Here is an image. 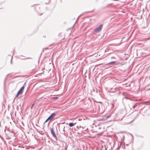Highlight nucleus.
I'll return each mask as SVG.
<instances>
[{
  "label": "nucleus",
  "mask_w": 150,
  "mask_h": 150,
  "mask_svg": "<svg viewBox=\"0 0 150 150\" xmlns=\"http://www.w3.org/2000/svg\"><path fill=\"white\" fill-rule=\"evenodd\" d=\"M121 141L120 142V146H121L122 145V144H123V141H124V139H122V138H121Z\"/></svg>",
  "instance_id": "nucleus-7"
},
{
  "label": "nucleus",
  "mask_w": 150,
  "mask_h": 150,
  "mask_svg": "<svg viewBox=\"0 0 150 150\" xmlns=\"http://www.w3.org/2000/svg\"><path fill=\"white\" fill-rule=\"evenodd\" d=\"M150 90V88L147 89L148 90Z\"/></svg>",
  "instance_id": "nucleus-27"
},
{
  "label": "nucleus",
  "mask_w": 150,
  "mask_h": 150,
  "mask_svg": "<svg viewBox=\"0 0 150 150\" xmlns=\"http://www.w3.org/2000/svg\"><path fill=\"white\" fill-rule=\"evenodd\" d=\"M103 25L102 24L100 25L98 27L96 28L94 30V32L95 33L99 32L102 30Z\"/></svg>",
  "instance_id": "nucleus-2"
},
{
  "label": "nucleus",
  "mask_w": 150,
  "mask_h": 150,
  "mask_svg": "<svg viewBox=\"0 0 150 150\" xmlns=\"http://www.w3.org/2000/svg\"><path fill=\"white\" fill-rule=\"evenodd\" d=\"M136 104H137V103H136L134 105H133V107H132L133 108V109L135 108V107L136 106Z\"/></svg>",
  "instance_id": "nucleus-13"
},
{
  "label": "nucleus",
  "mask_w": 150,
  "mask_h": 150,
  "mask_svg": "<svg viewBox=\"0 0 150 150\" xmlns=\"http://www.w3.org/2000/svg\"><path fill=\"white\" fill-rule=\"evenodd\" d=\"M126 145L127 146H128V144H126Z\"/></svg>",
  "instance_id": "nucleus-24"
},
{
  "label": "nucleus",
  "mask_w": 150,
  "mask_h": 150,
  "mask_svg": "<svg viewBox=\"0 0 150 150\" xmlns=\"http://www.w3.org/2000/svg\"><path fill=\"white\" fill-rule=\"evenodd\" d=\"M93 11H89L88 12H91Z\"/></svg>",
  "instance_id": "nucleus-26"
},
{
  "label": "nucleus",
  "mask_w": 150,
  "mask_h": 150,
  "mask_svg": "<svg viewBox=\"0 0 150 150\" xmlns=\"http://www.w3.org/2000/svg\"><path fill=\"white\" fill-rule=\"evenodd\" d=\"M125 93V94L124 95H127V93Z\"/></svg>",
  "instance_id": "nucleus-21"
},
{
  "label": "nucleus",
  "mask_w": 150,
  "mask_h": 150,
  "mask_svg": "<svg viewBox=\"0 0 150 150\" xmlns=\"http://www.w3.org/2000/svg\"><path fill=\"white\" fill-rule=\"evenodd\" d=\"M9 74H7L6 76V77L5 78V80H4V85H5V81H6V77L7 76H9Z\"/></svg>",
  "instance_id": "nucleus-10"
},
{
  "label": "nucleus",
  "mask_w": 150,
  "mask_h": 150,
  "mask_svg": "<svg viewBox=\"0 0 150 150\" xmlns=\"http://www.w3.org/2000/svg\"><path fill=\"white\" fill-rule=\"evenodd\" d=\"M124 149H125V145H124Z\"/></svg>",
  "instance_id": "nucleus-28"
},
{
  "label": "nucleus",
  "mask_w": 150,
  "mask_h": 150,
  "mask_svg": "<svg viewBox=\"0 0 150 150\" xmlns=\"http://www.w3.org/2000/svg\"><path fill=\"white\" fill-rule=\"evenodd\" d=\"M26 59H32V58L30 57H27L25 58Z\"/></svg>",
  "instance_id": "nucleus-15"
},
{
  "label": "nucleus",
  "mask_w": 150,
  "mask_h": 150,
  "mask_svg": "<svg viewBox=\"0 0 150 150\" xmlns=\"http://www.w3.org/2000/svg\"><path fill=\"white\" fill-rule=\"evenodd\" d=\"M51 133L54 138H56L57 137L56 134L54 132V129L53 128H51Z\"/></svg>",
  "instance_id": "nucleus-3"
},
{
  "label": "nucleus",
  "mask_w": 150,
  "mask_h": 150,
  "mask_svg": "<svg viewBox=\"0 0 150 150\" xmlns=\"http://www.w3.org/2000/svg\"><path fill=\"white\" fill-rule=\"evenodd\" d=\"M57 97H54V99H57Z\"/></svg>",
  "instance_id": "nucleus-20"
},
{
  "label": "nucleus",
  "mask_w": 150,
  "mask_h": 150,
  "mask_svg": "<svg viewBox=\"0 0 150 150\" xmlns=\"http://www.w3.org/2000/svg\"><path fill=\"white\" fill-rule=\"evenodd\" d=\"M125 98L126 99H129V98H128L127 97H125Z\"/></svg>",
  "instance_id": "nucleus-19"
},
{
  "label": "nucleus",
  "mask_w": 150,
  "mask_h": 150,
  "mask_svg": "<svg viewBox=\"0 0 150 150\" xmlns=\"http://www.w3.org/2000/svg\"><path fill=\"white\" fill-rule=\"evenodd\" d=\"M56 114L54 113H52L48 117L49 119H50V120H52L54 117L56 115Z\"/></svg>",
  "instance_id": "nucleus-4"
},
{
  "label": "nucleus",
  "mask_w": 150,
  "mask_h": 150,
  "mask_svg": "<svg viewBox=\"0 0 150 150\" xmlns=\"http://www.w3.org/2000/svg\"><path fill=\"white\" fill-rule=\"evenodd\" d=\"M49 120H51L50 119H49V117H48L47 119L46 120H45V121L44 123H45V122H47L48 121H49Z\"/></svg>",
  "instance_id": "nucleus-11"
},
{
  "label": "nucleus",
  "mask_w": 150,
  "mask_h": 150,
  "mask_svg": "<svg viewBox=\"0 0 150 150\" xmlns=\"http://www.w3.org/2000/svg\"><path fill=\"white\" fill-rule=\"evenodd\" d=\"M65 128V127L64 126V129H63V131L64 132V133L65 132V129H64V128Z\"/></svg>",
  "instance_id": "nucleus-16"
},
{
  "label": "nucleus",
  "mask_w": 150,
  "mask_h": 150,
  "mask_svg": "<svg viewBox=\"0 0 150 150\" xmlns=\"http://www.w3.org/2000/svg\"><path fill=\"white\" fill-rule=\"evenodd\" d=\"M98 102V103H101V102Z\"/></svg>",
  "instance_id": "nucleus-23"
},
{
  "label": "nucleus",
  "mask_w": 150,
  "mask_h": 150,
  "mask_svg": "<svg viewBox=\"0 0 150 150\" xmlns=\"http://www.w3.org/2000/svg\"><path fill=\"white\" fill-rule=\"evenodd\" d=\"M34 105V103H33V104H32V105H31V107H30V108H31V109H32V108H33V106Z\"/></svg>",
  "instance_id": "nucleus-12"
},
{
  "label": "nucleus",
  "mask_w": 150,
  "mask_h": 150,
  "mask_svg": "<svg viewBox=\"0 0 150 150\" xmlns=\"http://www.w3.org/2000/svg\"><path fill=\"white\" fill-rule=\"evenodd\" d=\"M110 116H111V115H107V118H108L109 117H110Z\"/></svg>",
  "instance_id": "nucleus-14"
},
{
  "label": "nucleus",
  "mask_w": 150,
  "mask_h": 150,
  "mask_svg": "<svg viewBox=\"0 0 150 150\" xmlns=\"http://www.w3.org/2000/svg\"><path fill=\"white\" fill-rule=\"evenodd\" d=\"M76 124V123H74L73 122H70L69 124V125L70 127H71L74 125Z\"/></svg>",
  "instance_id": "nucleus-6"
},
{
  "label": "nucleus",
  "mask_w": 150,
  "mask_h": 150,
  "mask_svg": "<svg viewBox=\"0 0 150 150\" xmlns=\"http://www.w3.org/2000/svg\"><path fill=\"white\" fill-rule=\"evenodd\" d=\"M12 57L11 58V64H12Z\"/></svg>",
  "instance_id": "nucleus-17"
},
{
  "label": "nucleus",
  "mask_w": 150,
  "mask_h": 150,
  "mask_svg": "<svg viewBox=\"0 0 150 150\" xmlns=\"http://www.w3.org/2000/svg\"><path fill=\"white\" fill-rule=\"evenodd\" d=\"M149 103V101H145L143 102V103L144 104L149 105L150 104Z\"/></svg>",
  "instance_id": "nucleus-8"
},
{
  "label": "nucleus",
  "mask_w": 150,
  "mask_h": 150,
  "mask_svg": "<svg viewBox=\"0 0 150 150\" xmlns=\"http://www.w3.org/2000/svg\"><path fill=\"white\" fill-rule=\"evenodd\" d=\"M115 63H116L115 61H112V62H109L108 64V65H110V64L114 65L115 64Z\"/></svg>",
  "instance_id": "nucleus-5"
},
{
  "label": "nucleus",
  "mask_w": 150,
  "mask_h": 150,
  "mask_svg": "<svg viewBox=\"0 0 150 150\" xmlns=\"http://www.w3.org/2000/svg\"><path fill=\"white\" fill-rule=\"evenodd\" d=\"M25 57L23 55H20L19 56V58L21 59H23V57Z\"/></svg>",
  "instance_id": "nucleus-9"
},
{
  "label": "nucleus",
  "mask_w": 150,
  "mask_h": 150,
  "mask_svg": "<svg viewBox=\"0 0 150 150\" xmlns=\"http://www.w3.org/2000/svg\"><path fill=\"white\" fill-rule=\"evenodd\" d=\"M123 117H123L121 119V120H122V118H123Z\"/></svg>",
  "instance_id": "nucleus-25"
},
{
  "label": "nucleus",
  "mask_w": 150,
  "mask_h": 150,
  "mask_svg": "<svg viewBox=\"0 0 150 150\" xmlns=\"http://www.w3.org/2000/svg\"><path fill=\"white\" fill-rule=\"evenodd\" d=\"M138 115V114H137V117H135V118L134 119V120H135V119H136Z\"/></svg>",
  "instance_id": "nucleus-18"
},
{
  "label": "nucleus",
  "mask_w": 150,
  "mask_h": 150,
  "mask_svg": "<svg viewBox=\"0 0 150 150\" xmlns=\"http://www.w3.org/2000/svg\"><path fill=\"white\" fill-rule=\"evenodd\" d=\"M105 150H107V148H105Z\"/></svg>",
  "instance_id": "nucleus-22"
},
{
  "label": "nucleus",
  "mask_w": 150,
  "mask_h": 150,
  "mask_svg": "<svg viewBox=\"0 0 150 150\" xmlns=\"http://www.w3.org/2000/svg\"><path fill=\"white\" fill-rule=\"evenodd\" d=\"M45 49H47V48H45Z\"/></svg>",
  "instance_id": "nucleus-29"
},
{
  "label": "nucleus",
  "mask_w": 150,
  "mask_h": 150,
  "mask_svg": "<svg viewBox=\"0 0 150 150\" xmlns=\"http://www.w3.org/2000/svg\"><path fill=\"white\" fill-rule=\"evenodd\" d=\"M24 88L25 86H23L18 91L16 96L15 97L16 98L18 97L22 93L24 89Z\"/></svg>",
  "instance_id": "nucleus-1"
}]
</instances>
